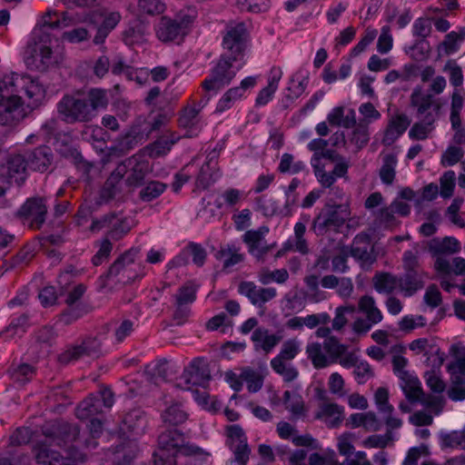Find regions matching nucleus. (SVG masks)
I'll return each mask as SVG.
<instances>
[{
  "instance_id": "nucleus-62",
  "label": "nucleus",
  "mask_w": 465,
  "mask_h": 465,
  "mask_svg": "<svg viewBox=\"0 0 465 465\" xmlns=\"http://www.w3.org/2000/svg\"><path fill=\"white\" fill-rule=\"evenodd\" d=\"M138 9L141 13L157 15L165 10V5L161 0H139Z\"/></svg>"
},
{
  "instance_id": "nucleus-14",
  "label": "nucleus",
  "mask_w": 465,
  "mask_h": 465,
  "mask_svg": "<svg viewBox=\"0 0 465 465\" xmlns=\"http://www.w3.org/2000/svg\"><path fill=\"white\" fill-rule=\"evenodd\" d=\"M54 438H45L38 441L33 448L35 460L41 465H78L75 460L63 457L52 449Z\"/></svg>"
},
{
  "instance_id": "nucleus-31",
  "label": "nucleus",
  "mask_w": 465,
  "mask_h": 465,
  "mask_svg": "<svg viewBox=\"0 0 465 465\" xmlns=\"http://www.w3.org/2000/svg\"><path fill=\"white\" fill-rule=\"evenodd\" d=\"M429 251L432 255L454 254L460 251V244L456 238L450 236L433 238L429 242Z\"/></svg>"
},
{
  "instance_id": "nucleus-34",
  "label": "nucleus",
  "mask_w": 465,
  "mask_h": 465,
  "mask_svg": "<svg viewBox=\"0 0 465 465\" xmlns=\"http://www.w3.org/2000/svg\"><path fill=\"white\" fill-rule=\"evenodd\" d=\"M400 386L409 402L415 403L421 401L423 391L419 379L411 374L400 380Z\"/></svg>"
},
{
  "instance_id": "nucleus-57",
  "label": "nucleus",
  "mask_w": 465,
  "mask_h": 465,
  "mask_svg": "<svg viewBox=\"0 0 465 465\" xmlns=\"http://www.w3.org/2000/svg\"><path fill=\"white\" fill-rule=\"evenodd\" d=\"M166 184L158 181H151L141 190L139 196L143 202H151L159 197L166 189Z\"/></svg>"
},
{
  "instance_id": "nucleus-4",
  "label": "nucleus",
  "mask_w": 465,
  "mask_h": 465,
  "mask_svg": "<svg viewBox=\"0 0 465 465\" xmlns=\"http://www.w3.org/2000/svg\"><path fill=\"white\" fill-rule=\"evenodd\" d=\"M350 215L348 204L327 203L313 219L311 231L318 236L325 235L331 231L338 232Z\"/></svg>"
},
{
  "instance_id": "nucleus-47",
  "label": "nucleus",
  "mask_w": 465,
  "mask_h": 465,
  "mask_svg": "<svg viewBox=\"0 0 465 465\" xmlns=\"http://www.w3.org/2000/svg\"><path fill=\"white\" fill-rule=\"evenodd\" d=\"M271 367L285 382H292L299 376V371L291 361L272 360Z\"/></svg>"
},
{
  "instance_id": "nucleus-51",
  "label": "nucleus",
  "mask_w": 465,
  "mask_h": 465,
  "mask_svg": "<svg viewBox=\"0 0 465 465\" xmlns=\"http://www.w3.org/2000/svg\"><path fill=\"white\" fill-rule=\"evenodd\" d=\"M440 444L442 448L465 450V430L442 433Z\"/></svg>"
},
{
  "instance_id": "nucleus-42",
  "label": "nucleus",
  "mask_w": 465,
  "mask_h": 465,
  "mask_svg": "<svg viewBox=\"0 0 465 465\" xmlns=\"http://www.w3.org/2000/svg\"><path fill=\"white\" fill-rule=\"evenodd\" d=\"M137 251L129 250L122 254L110 266L107 273L105 274L106 279H110L113 277H118V279L122 276V273L126 269V267H130L134 265L135 257L137 255Z\"/></svg>"
},
{
  "instance_id": "nucleus-44",
  "label": "nucleus",
  "mask_w": 465,
  "mask_h": 465,
  "mask_svg": "<svg viewBox=\"0 0 465 465\" xmlns=\"http://www.w3.org/2000/svg\"><path fill=\"white\" fill-rule=\"evenodd\" d=\"M282 400L285 409L292 413L294 419L304 415V402L299 393L286 391L283 393Z\"/></svg>"
},
{
  "instance_id": "nucleus-45",
  "label": "nucleus",
  "mask_w": 465,
  "mask_h": 465,
  "mask_svg": "<svg viewBox=\"0 0 465 465\" xmlns=\"http://www.w3.org/2000/svg\"><path fill=\"white\" fill-rule=\"evenodd\" d=\"M465 40V28L459 32L451 31L447 34L442 43L439 45V51H443L445 54L456 53L460 48V44Z\"/></svg>"
},
{
  "instance_id": "nucleus-7",
  "label": "nucleus",
  "mask_w": 465,
  "mask_h": 465,
  "mask_svg": "<svg viewBox=\"0 0 465 465\" xmlns=\"http://www.w3.org/2000/svg\"><path fill=\"white\" fill-rule=\"evenodd\" d=\"M358 309L364 317L356 318L351 323V329L357 335H365L374 325L382 321L383 314L378 308L375 299L371 295H363L360 298Z\"/></svg>"
},
{
  "instance_id": "nucleus-3",
  "label": "nucleus",
  "mask_w": 465,
  "mask_h": 465,
  "mask_svg": "<svg viewBox=\"0 0 465 465\" xmlns=\"http://www.w3.org/2000/svg\"><path fill=\"white\" fill-rule=\"evenodd\" d=\"M201 449L185 442L182 432L176 429L163 431L158 437V449L153 453L154 465H175L180 455L198 454Z\"/></svg>"
},
{
  "instance_id": "nucleus-9",
  "label": "nucleus",
  "mask_w": 465,
  "mask_h": 465,
  "mask_svg": "<svg viewBox=\"0 0 465 465\" xmlns=\"http://www.w3.org/2000/svg\"><path fill=\"white\" fill-rule=\"evenodd\" d=\"M193 19L189 15H183L171 19L163 16L156 26V35L162 42H181L189 32Z\"/></svg>"
},
{
  "instance_id": "nucleus-22",
  "label": "nucleus",
  "mask_w": 465,
  "mask_h": 465,
  "mask_svg": "<svg viewBox=\"0 0 465 465\" xmlns=\"http://www.w3.org/2000/svg\"><path fill=\"white\" fill-rule=\"evenodd\" d=\"M425 273L419 271H405V273L399 277V289L404 296L413 295L424 287Z\"/></svg>"
},
{
  "instance_id": "nucleus-41",
  "label": "nucleus",
  "mask_w": 465,
  "mask_h": 465,
  "mask_svg": "<svg viewBox=\"0 0 465 465\" xmlns=\"http://www.w3.org/2000/svg\"><path fill=\"white\" fill-rule=\"evenodd\" d=\"M374 289L379 293L390 294L399 288V277L390 272H376L372 278Z\"/></svg>"
},
{
  "instance_id": "nucleus-38",
  "label": "nucleus",
  "mask_w": 465,
  "mask_h": 465,
  "mask_svg": "<svg viewBox=\"0 0 465 465\" xmlns=\"http://www.w3.org/2000/svg\"><path fill=\"white\" fill-rule=\"evenodd\" d=\"M70 21L71 19L68 18L66 13L63 14V18L61 19L56 11L48 10L43 15L35 29H43L45 32H48V29L68 26L70 25Z\"/></svg>"
},
{
  "instance_id": "nucleus-46",
  "label": "nucleus",
  "mask_w": 465,
  "mask_h": 465,
  "mask_svg": "<svg viewBox=\"0 0 465 465\" xmlns=\"http://www.w3.org/2000/svg\"><path fill=\"white\" fill-rule=\"evenodd\" d=\"M311 164L313 169L314 175L322 187L325 189H331L337 180L331 172H326L324 165L319 163L318 156L312 157Z\"/></svg>"
},
{
  "instance_id": "nucleus-33",
  "label": "nucleus",
  "mask_w": 465,
  "mask_h": 465,
  "mask_svg": "<svg viewBox=\"0 0 465 465\" xmlns=\"http://www.w3.org/2000/svg\"><path fill=\"white\" fill-rule=\"evenodd\" d=\"M24 84L21 87V94H25L29 100V104L36 105L45 94L44 86L35 78L29 75H24Z\"/></svg>"
},
{
  "instance_id": "nucleus-48",
  "label": "nucleus",
  "mask_w": 465,
  "mask_h": 465,
  "mask_svg": "<svg viewBox=\"0 0 465 465\" xmlns=\"http://www.w3.org/2000/svg\"><path fill=\"white\" fill-rule=\"evenodd\" d=\"M289 279V272L286 269H276L270 271L267 268H262L258 272V280L263 284L267 285L271 282H276L279 284L284 283Z\"/></svg>"
},
{
  "instance_id": "nucleus-55",
  "label": "nucleus",
  "mask_w": 465,
  "mask_h": 465,
  "mask_svg": "<svg viewBox=\"0 0 465 465\" xmlns=\"http://www.w3.org/2000/svg\"><path fill=\"white\" fill-rule=\"evenodd\" d=\"M163 420L171 425H178L187 420V413L182 409L180 404L169 406L162 414Z\"/></svg>"
},
{
  "instance_id": "nucleus-19",
  "label": "nucleus",
  "mask_w": 465,
  "mask_h": 465,
  "mask_svg": "<svg viewBox=\"0 0 465 465\" xmlns=\"http://www.w3.org/2000/svg\"><path fill=\"white\" fill-rule=\"evenodd\" d=\"M197 290L198 285L192 281L185 282L178 289L174 296L176 304V311L174 312L175 319L187 316V311L184 309V306L195 301Z\"/></svg>"
},
{
  "instance_id": "nucleus-63",
  "label": "nucleus",
  "mask_w": 465,
  "mask_h": 465,
  "mask_svg": "<svg viewBox=\"0 0 465 465\" xmlns=\"http://www.w3.org/2000/svg\"><path fill=\"white\" fill-rule=\"evenodd\" d=\"M393 440V434L391 431H386L383 435H371L362 441L365 448H381L383 449L388 446L389 442Z\"/></svg>"
},
{
  "instance_id": "nucleus-13",
  "label": "nucleus",
  "mask_w": 465,
  "mask_h": 465,
  "mask_svg": "<svg viewBox=\"0 0 465 465\" xmlns=\"http://www.w3.org/2000/svg\"><path fill=\"white\" fill-rule=\"evenodd\" d=\"M210 378V371L204 360L196 358L184 369L180 381L181 385L184 384V390H192L193 387H205Z\"/></svg>"
},
{
  "instance_id": "nucleus-12",
  "label": "nucleus",
  "mask_w": 465,
  "mask_h": 465,
  "mask_svg": "<svg viewBox=\"0 0 465 465\" xmlns=\"http://www.w3.org/2000/svg\"><path fill=\"white\" fill-rule=\"evenodd\" d=\"M269 232L267 226H261L256 230H248L242 236V240L246 244L248 252L253 256L258 262H264L265 256L272 248L275 242L268 244L265 241V235Z\"/></svg>"
},
{
  "instance_id": "nucleus-32",
  "label": "nucleus",
  "mask_w": 465,
  "mask_h": 465,
  "mask_svg": "<svg viewBox=\"0 0 465 465\" xmlns=\"http://www.w3.org/2000/svg\"><path fill=\"white\" fill-rule=\"evenodd\" d=\"M256 204L258 210L262 212L264 216L272 217L274 215H281L286 217L292 215L291 211L285 203L282 207H280L275 200L268 195H262L258 197L256 199Z\"/></svg>"
},
{
  "instance_id": "nucleus-27",
  "label": "nucleus",
  "mask_w": 465,
  "mask_h": 465,
  "mask_svg": "<svg viewBox=\"0 0 465 465\" xmlns=\"http://www.w3.org/2000/svg\"><path fill=\"white\" fill-rule=\"evenodd\" d=\"M24 82V74L11 73L4 75L0 80V97L22 98L21 87Z\"/></svg>"
},
{
  "instance_id": "nucleus-10",
  "label": "nucleus",
  "mask_w": 465,
  "mask_h": 465,
  "mask_svg": "<svg viewBox=\"0 0 465 465\" xmlns=\"http://www.w3.org/2000/svg\"><path fill=\"white\" fill-rule=\"evenodd\" d=\"M411 105L417 109V117L420 121L434 124L440 114L441 104L433 99L431 94H426L420 88L413 90L411 95Z\"/></svg>"
},
{
  "instance_id": "nucleus-30",
  "label": "nucleus",
  "mask_w": 465,
  "mask_h": 465,
  "mask_svg": "<svg viewBox=\"0 0 465 465\" xmlns=\"http://www.w3.org/2000/svg\"><path fill=\"white\" fill-rule=\"evenodd\" d=\"M251 339L256 350L262 349L265 353H269L281 341L282 336L269 333L265 328H256Z\"/></svg>"
},
{
  "instance_id": "nucleus-49",
  "label": "nucleus",
  "mask_w": 465,
  "mask_h": 465,
  "mask_svg": "<svg viewBox=\"0 0 465 465\" xmlns=\"http://www.w3.org/2000/svg\"><path fill=\"white\" fill-rule=\"evenodd\" d=\"M240 379L246 383L248 391L252 393L259 391L263 385L262 374L251 368L243 369Z\"/></svg>"
},
{
  "instance_id": "nucleus-58",
  "label": "nucleus",
  "mask_w": 465,
  "mask_h": 465,
  "mask_svg": "<svg viewBox=\"0 0 465 465\" xmlns=\"http://www.w3.org/2000/svg\"><path fill=\"white\" fill-rule=\"evenodd\" d=\"M308 84V77L302 76V79L298 81V84H294V76L291 79V85L288 86L287 91L288 94H285L283 98V102L292 103L294 100L299 98L303 92L305 91Z\"/></svg>"
},
{
  "instance_id": "nucleus-15",
  "label": "nucleus",
  "mask_w": 465,
  "mask_h": 465,
  "mask_svg": "<svg viewBox=\"0 0 465 465\" xmlns=\"http://www.w3.org/2000/svg\"><path fill=\"white\" fill-rule=\"evenodd\" d=\"M101 354V342L95 338H88L81 344L69 348L61 353L58 361L63 364H68L84 356L97 358Z\"/></svg>"
},
{
  "instance_id": "nucleus-8",
  "label": "nucleus",
  "mask_w": 465,
  "mask_h": 465,
  "mask_svg": "<svg viewBox=\"0 0 465 465\" xmlns=\"http://www.w3.org/2000/svg\"><path fill=\"white\" fill-rule=\"evenodd\" d=\"M27 163L25 156L20 153H8L0 149V178L8 183L22 184L26 179Z\"/></svg>"
},
{
  "instance_id": "nucleus-26",
  "label": "nucleus",
  "mask_w": 465,
  "mask_h": 465,
  "mask_svg": "<svg viewBox=\"0 0 465 465\" xmlns=\"http://www.w3.org/2000/svg\"><path fill=\"white\" fill-rule=\"evenodd\" d=\"M329 428L339 427L344 420V408L337 403H323L316 414Z\"/></svg>"
},
{
  "instance_id": "nucleus-56",
  "label": "nucleus",
  "mask_w": 465,
  "mask_h": 465,
  "mask_svg": "<svg viewBox=\"0 0 465 465\" xmlns=\"http://www.w3.org/2000/svg\"><path fill=\"white\" fill-rule=\"evenodd\" d=\"M218 177L219 173L215 171L214 166H210L209 163H203L196 178V185L199 188L206 189L212 185Z\"/></svg>"
},
{
  "instance_id": "nucleus-61",
  "label": "nucleus",
  "mask_w": 465,
  "mask_h": 465,
  "mask_svg": "<svg viewBox=\"0 0 465 465\" xmlns=\"http://www.w3.org/2000/svg\"><path fill=\"white\" fill-rule=\"evenodd\" d=\"M433 124L425 121L415 123L409 131V137L411 140L422 141L428 138L433 130Z\"/></svg>"
},
{
  "instance_id": "nucleus-1",
  "label": "nucleus",
  "mask_w": 465,
  "mask_h": 465,
  "mask_svg": "<svg viewBox=\"0 0 465 465\" xmlns=\"http://www.w3.org/2000/svg\"><path fill=\"white\" fill-rule=\"evenodd\" d=\"M108 98L105 91L91 89L87 96L81 94H65L57 103L59 117L66 124L88 123L95 116L99 109L105 108Z\"/></svg>"
},
{
  "instance_id": "nucleus-54",
  "label": "nucleus",
  "mask_w": 465,
  "mask_h": 465,
  "mask_svg": "<svg viewBox=\"0 0 465 465\" xmlns=\"http://www.w3.org/2000/svg\"><path fill=\"white\" fill-rule=\"evenodd\" d=\"M293 155L291 153H283L282 155L278 171L282 173H298L306 170V164L302 161H293Z\"/></svg>"
},
{
  "instance_id": "nucleus-20",
  "label": "nucleus",
  "mask_w": 465,
  "mask_h": 465,
  "mask_svg": "<svg viewBox=\"0 0 465 465\" xmlns=\"http://www.w3.org/2000/svg\"><path fill=\"white\" fill-rule=\"evenodd\" d=\"M128 165V175L125 183L130 187H138L142 185L144 178L150 172L149 163L146 161H139L133 156L125 160Z\"/></svg>"
},
{
  "instance_id": "nucleus-60",
  "label": "nucleus",
  "mask_w": 465,
  "mask_h": 465,
  "mask_svg": "<svg viewBox=\"0 0 465 465\" xmlns=\"http://www.w3.org/2000/svg\"><path fill=\"white\" fill-rule=\"evenodd\" d=\"M242 96L239 94L238 89L230 88L219 100L216 105V113H223L224 111L232 108L236 101Z\"/></svg>"
},
{
  "instance_id": "nucleus-43",
  "label": "nucleus",
  "mask_w": 465,
  "mask_h": 465,
  "mask_svg": "<svg viewBox=\"0 0 465 465\" xmlns=\"http://www.w3.org/2000/svg\"><path fill=\"white\" fill-rule=\"evenodd\" d=\"M13 381L24 385L30 381L35 375V369L28 363L13 364L9 370Z\"/></svg>"
},
{
  "instance_id": "nucleus-40",
  "label": "nucleus",
  "mask_w": 465,
  "mask_h": 465,
  "mask_svg": "<svg viewBox=\"0 0 465 465\" xmlns=\"http://www.w3.org/2000/svg\"><path fill=\"white\" fill-rule=\"evenodd\" d=\"M104 20L97 29L94 38L95 45L104 43L109 33L119 24L122 16L119 12H108L103 14Z\"/></svg>"
},
{
  "instance_id": "nucleus-11",
  "label": "nucleus",
  "mask_w": 465,
  "mask_h": 465,
  "mask_svg": "<svg viewBox=\"0 0 465 465\" xmlns=\"http://www.w3.org/2000/svg\"><path fill=\"white\" fill-rule=\"evenodd\" d=\"M17 214L31 228L40 229L45 223L47 215L45 199L42 197L27 199L18 210Z\"/></svg>"
},
{
  "instance_id": "nucleus-35",
  "label": "nucleus",
  "mask_w": 465,
  "mask_h": 465,
  "mask_svg": "<svg viewBox=\"0 0 465 465\" xmlns=\"http://www.w3.org/2000/svg\"><path fill=\"white\" fill-rule=\"evenodd\" d=\"M215 258L223 262V269H227L242 262L244 254L241 252L240 247L234 244H227L221 247L215 253Z\"/></svg>"
},
{
  "instance_id": "nucleus-2",
  "label": "nucleus",
  "mask_w": 465,
  "mask_h": 465,
  "mask_svg": "<svg viewBox=\"0 0 465 465\" xmlns=\"http://www.w3.org/2000/svg\"><path fill=\"white\" fill-rule=\"evenodd\" d=\"M52 36L43 29H34L30 41L25 51V61L29 67L38 71L62 63L64 55L61 52L52 50Z\"/></svg>"
},
{
  "instance_id": "nucleus-37",
  "label": "nucleus",
  "mask_w": 465,
  "mask_h": 465,
  "mask_svg": "<svg viewBox=\"0 0 465 465\" xmlns=\"http://www.w3.org/2000/svg\"><path fill=\"white\" fill-rule=\"evenodd\" d=\"M101 412V399L99 397H94L93 394L81 401L75 410V415L80 420L91 419L93 416Z\"/></svg>"
},
{
  "instance_id": "nucleus-25",
  "label": "nucleus",
  "mask_w": 465,
  "mask_h": 465,
  "mask_svg": "<svg viewBox=\"0 0 465 465\" xmlns=\"http://www.w3.org/2000/svg\"><path fill=\"white\" fill-rule=\"evenodd\" d=\"M411 124V120L404 114H397L393 116L385 130L382 143L385 145H391Z\"/></svg>"
},
{
  "instance_id": "nucleus-24",
  "label": "nucleus",
  "mask_w": 465,
  "mask_h": 465,
  "mask_svg": "<svg viewBox=\"0 0 465 465\" xmlns=\"http://www.w3.org/2000/svg\"><path fill=\"white\" fill-rule=\"evenodd\" d=\"M200 109L196 106H187L180 114L179 125L186 130L185 136L192 138L198 135L201 131Z\"/></svg>"
},
{
  "instance_id": "nucleus-53",
  "label": "nucleus",
  "mask_w": 465,
  "mask_h": 465,
  "mask_svg": "<svg viewBox=\"0 0 465 465\" xmlns=\"http://www.w3.org/2000/svg\"><path fill=\"white\" fill-rule=\"evenodd\" d=\"M300 351L301 342L296 339H289L282 343L280 352L272 360L291 361L299 354Z\"/></svg>"
},
{
  "instance_id": "nucleus-16",
  "label": "nucleus",
  "mask_w": 465,
  "mask_h": 465,
  "mask_svg": "<svg viewBox=\"0 0 465 465\" xmlns=\"http://www.w3.org/2000/svg\"><path fill=\"white\" fill-rule=\"evenodd\" d=\"M25 116L22 98L0 97V124L11 125Z\"/></svg>"
},
{
  "instance_id": "nucleus-17",
  "label": "nucleus",
  "mask_w": 465,
  "mask_h": 465,
  "mask_svg": "<svg viewBox=\"0 0 465 465\" xmlns=\"http://www.w3.org/2000/svg\"><path fill=\"white\" fill-rule=\"evenodd\" d=\"M27 167L33 171L44 173L53 163L54 154L49 146L42 145L25 153Z\"/></svg>"
},
{
  "instance_id": "nucleus-29",
  "label": "nucleus",
  "mask_w": 465,
  "mask_h": 465,
  "mask_svg": "<svg viewBox=\"0 0 465 465\" xmlns=\"http://www.w3.org/2000/svg\"><path fill=\"white\" fill-rule=\"evenodd\" d=\"M409 348L411 351H414L415 353L419 354L421 352H424L425 354L429 353L428 349L430 348V351L431 353V356H428L427 361H430L432 358V367L440 369L444 361V354L440 351V349L433 350V346L430 344V341L426 338H419L414 341H412Z\"/></svg>"
},
{
  "instance_id": "nucleus-50",
  "label": "nucleus",
  "mask_w": 465,
  "mask_h": 465,
  "mask_svg": "<svg viewBox=\"0 0 465 465\" xmlns=\"http://www.w3.org/2000/svg\"><path fill=\"white\" fill-rule=\"evenodd\" d=\"M397 165V157L393 153L384 155L382 166L380 170V177L383 183L391 184L395 178V168Z\"/></svg>"
},
{
  "instance_id": "nucleus-52",
  "label": "nucleus",
  "mask_w": 465,
  "mask_h": 465,
  "mask_svg": "<svg viewBox=\"0 0 465 465\" xmlns=\"http://www.w3.org/2000/svg\"><path fill=\"white\" fill-rule=\"evenodd\" d=\"M323 348L328 355V358L331 361V364L338 361L347 351V346L339 341V340L333 336H331L324 340Z\"/></svg>"
},
{
  "instance_id": "nucleus-6",
  "label": "nucleus",
  "mask_w": 465,
  "mask_h": 465,
  "mask_svg": "<svg viewBox=\"0 0 465 465\" xmlns=\"http://www.w3.org/2000/svg\"><path fill=\"white\" fill-rule=\"evenodd\" d=\"M248 32L243 22L230 23L223 39V54L230 56L235 63L243 61L244 52L247 47Z\"/></svg>"
},
{
  "instance_id": "nucleus-21",
  "label": "nucleus",
  "mask_w": 465,
  "mask_h": 465,
  "mask_svg": "<svg viewBox=\"0 0 465 465\" xmlns=\"http://www.w3.org/2000/svg\"><path fill=\"white\" fill-rule=\"evenodd\" d=\"M311 217L309 214H302L301 221L294 225V237L292 242L288 241L285 245V250H294L302 254L309 252L308 242L304 237L306 232V224L310 222Z\"/></svg>"
},
{
  "instance_id": "nucleus-5",
  "label": "nucleus",
  "mask_w": 465,
  "mask_h": 465,
  "mask_svg": "<svg viewBox=\"0 0 465 465\" xmlns=\"http://www.w3.org/2000/svg\"><path fill=\"white\" fill-rule=\"evenodd\" d=\"M243 64L244 61L235 63L230 56L222 54L210 75L203 82V88L205 92L217 93L231 83Z\"/></svg>"
},
{
  "instance_id": "nucleus-18",
  "label": "nucleus",
  "mask_w": 465,
  "mask_h": 465,
  "mask_svg": "<svg viewBox=\"0 0 465 465\" xmlns=\"http://www.w3.org/2000/svg\"><path fill=\"white\" fill-rule=\"evenodd\" d=\"M351 255L362 264H371L375 261L372 254V246L369 234L361 232L357 234L351 245Z\"/></svg>"
},
{
  "instance_id": "nucleus-59",
  "label": "nucleus",
  "mask_w": 465,
  "mask_h": 465,
  "mask_svg": "<svg viewBox=\"0 0 465 465\" xmlns=\"http://www.w3.org/2000/svg\"><path fill=\"white\" fill-rule=\"evenodd\" d=\"M355 312L354 305L340 306L335 310V317L332 320V330L341 331L348 322V314H353Z\"/></svg>"
},
{
  "instance_id": "nucleus-23",
  "label": "nucleus",
  "mask_w": 465,
  "mask_h": 465,
  "mask_svg": "<svg viewBox=\"0 0 465 465\" xmlns=\"http://www.w3.org/2000/svg\"><path fill=\"white\" fill-rule=\"evenodd\" d=\"M453 361L447 369L450 375V382L465 384V347L453 346Z\"/></svg>"
},
{
  "instance_id": "nucleus-36",
  "label": "nucleus",
  "mask_w": 465,
  "mask_h": 465,
  "mask_svg": "<svg viewBox=\"0 0 465 465\" xmlns=\"http://www.w3.org/2000/svg\"><path fill=\"white\" fill-rule=\"evenodd\" d=\"M180 139L181 136L175 133L164 134L151 144L149 153L150 156L156 158L165 155L168 152H170L173 145L175 144Z\"/></svg>"
},
{
  "instance_id": "nucleus-39",
  "label": "nucleus",
  "mask_w": 465,
  "mask_h": 465,
  "mask_svg": "<svg viewBox=\"0 0 465 465\" xmlns=\"http://www.w3.org/2000/svg\"><path fill=\"white\" fill-rule=\"evenodd\" d=\"M306 354L316 369H323L331 364V361L328 358L324 351L323 344L322 345L320 342L308 343L306 346Z\"/></svg>"
},
{
  "instance_id": "nucleus-28",
  "label": "nucleus",
  "mask_w": 465,
  "mask_h": 465,
  "mask_svg": "<svg viewBox=\"0 0 465 465\" xmlns=\"http://www.w3.org/2000/svg\"><path fill=\"white\" fill-rule=\"evenodd\" d=\"M147 417L141 409H134L125 414L124 425L134 436H140L144 433L147 427Z\"/></svg>"
},
{
  "instance_id": "nucleus-64",
  "label": "nucleus",
  "mask_w": 465,
  "mask_h": 465,
  "mask_svg": "<svg viewBox=\"0 0 465 465\" xmlns=\"http://www.w3.org/2000/svg\"><path fill=\"white\" fill-rule=\"evenodd\" d=\"M369 142V133L366 126L359 124L351 133L350 143H352L356 151L363 148Z\"/></svg>"
}]
</instances>
